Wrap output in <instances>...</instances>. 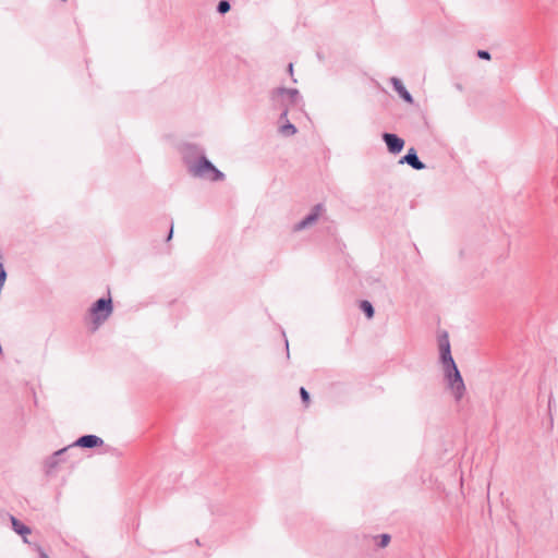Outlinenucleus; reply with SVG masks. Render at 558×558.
<instances>
[{"label": "nucleus", "mask_w": 558, "mask_h": 558, "mask_svg": "<svg viewBox=\"0 0 558 558\" xmlns=\"http://www.w3.org/2000/svg\"><path fill=\"white\" fill-rule=\"evenodd\" d=\"M271 100L274 106L282 109L280 113V120H287L290 107L299 105L302 100V97L298 89L295 88H286L278 87L271 92Z\"/></svg>", "instance_id": "f257e3e1"}, {"label": "nucleus", "mask_w": 558, "mask_h": 558, "mask_svg": "<svg viewBox=\"0 0 558 558\" xmlns=\"http://www.w3.org/2000/svg\"><path fill=\"white\" fill-rule=\"evenodd\" d=\"M189 172L197 178L208 179L213 182L223 181L225 174L217 169L205 155H201L194 162H189Z\"/></svg>", "instance_id": "f03ea898"}, {"label": "nucleus", "mask_w": 558, "mask_h": 558, "mask_svg": "<svg viewBox=\"0 0 558 558\" xmlns=\"http://www.w3.org/2000/svg\"><path fill=\"white\" fill-rule=\"evenodd\" d=\"M111 298H100L90 307V315L95 329L104 324L112 313Z\"/></svg>", "instance_id": "7ed1b4c3"}, {"label": "nucleus", "mask_w": 558, "mask_h": 558, "mask_svg": "<svg viewBox=\"0 0 558 558\" xmlns=\"http://www.w3.org/2000/svg\"><path fill=\"white\" fill-rule=\"evenodd\" d=\"M448 386L453 391L454 399L460 401L465 392V385L457 365L444 369Z\"/></svg>", "instance_id": "20e7f679"}, {"label": "nucleus", "mask_w": 558, "mask_h": 558, "mask_svg": "<svg viewBox=\"0 0 558 558\" xmlns=\"http://www.w3.org/2000/svg\"><path fill=\"white\" fill-rule=\"evenodd\" d=\"M439 352H440V362L442 363L444 369L446 367H453L456 364L452 355H451V349H450V342L449 337L446 331L442 332V335L439 337Z\"/></svg>", "instance_id": "39448f33"}, {"label": "nucleus", "mask_w": 558, "mask_h": 558, "mask_svg": "<svg viewBox=\"0 0 558 558\" xmlns=\"http://www.w3.org/2000/svg\"><path fill=\"white\" fill-rule=\"evenodd\" d=\"M72 449V446L64 447L53 452L44 464L45 471L48 475L52 474L61 462L65 460V454Z\"/></svg>", "instance_id": "423d86ee"}, {"label": "nucleus", "mask_w": 558, "mask_h": 558, "mask_svg": "<svg viewBox=\"0 0 558 558\" xmlns=\"http://www.w3.org/2000/svg\"><path fill=\"white\" fill-rule=\"evenodd\" d=\"M324 210L325 208L323 204H316L312 208L311 213L294 226V231H301L315 223Z\"/></svg>", "instance_id": "0eeeda50"}, {"label": "nucleus", "mask_w": 558, "mask_h": 558, "mask_svg": "<svg viewBox=\"0 0 558 558\" xmlns=\"http://www.w3.org/2000/svg\"><path fill=\"white\" fill-rule=\"evenodd\" d=\"M383 141L385 142L388 151L393 155L401 153L404 147V140L393 133H384Z\"/></svg>", "instance_id": "6e6552de"}, {"label": "nucleus", "mask_w": 558, "mask_h": 558, "mask_svg": "<svg viewBox=\"0 0 558 558\" xmlns=\"http://www.w3.org/2000/svg\"><path fill=\"white\" fill-rule=\"evenodd\" d=\"M104 444L102 438L96 436V435H84L81 436L78 439H76L71 446L74 447H81V448H96L100 447Z\"/></svg>", "instance_id": "1a4fd4ad"}, {"label": "nucleus", "mask_w": 558, "mask_h": 558, "mask_svg": "<svg viewBox=\"0 0 558 558\" xmlns=\"http://www.w3.org/2000/svg\"><path fill=\"white\" fill-rule=\"evenodd\" d=\"M399 162L407 163L415 170H423L426 168L425 163L420 160L414 147L409 148L408 153L400 159Z\"/></svg>", "instance_id": "9d476101"}, {"label": "nucleus", "mask_w": 558, "mask_h": 558, "mask_svg": "<svg viewBox=\"0 0 558 558\" xmlns=\"http://www.w3.org/2000/svg\"><path fill=\"white\" fill-rule=\"evenodd\" d=\"M390 83L396 90V93L402 98L407 104L412 105L414 102V99L412 95L409 93V90L404 87L401 80L398 77H391Z\"/></svg>", "instance_id": "9b49d317"}, {"label": "nucleus", "mask_w": 558, "mask_h": 558, "mask_svg": "<svg viewBox=\"0 0 558 558\" xmlns=\"http://www.w3.org/2000/svg\"><path fill=\"white\" fill-rule=\"evenodd\" d=\"M11 521H12V527L13 530L23 536L24 538V542L27 543V539H26V535L27 534H31L32 533V530L26 526L25 524H23L22 522H20L17 519H15L14 517H11Z\"/></svg>", "instance_id": "f8f14e48"}, {"label": "nucleus", "mask_w": 558, "mask_h": 558, "mask_svg": "<svg viewBox=\"0 0 558 558\" xmlns=\"http://www.w3.org/2000/svg\"><path fill=\"white\" fill-rule=\"evenodd\" d=\"M360 308L365 314L367 318H373L375 314V310L369 301H362L360 304Z\"/></svg>", "instance_id": "ddd939ff"}, {"label": "nucleus", "mask_w": 558, "mask_h": 558, "mask_svg": "<svg viewBox=\"0 0 558 558\" xmlns=\"http://www.w3.org/2000/svg\"><path fill=\"white\" fill-rule=\"evenodd\" d=\"M296 128L294 124L290 123L289 121H287L286 123H283L281 126H280V133L283 135V136H292L296 133Z\"/></svg>", "instance_id": "4468645a"}, {"label": "nucleus", "mask_w": 558, "mask_h": 558, "mask_svg": "<svg viewBox=\"0 0 558 558\" xmlns=\"http://www.w3.org/2000/svg\"><path fill=\"white\" fill-rule=\"evenodd\" d=\"M376 538L379 539V542L377 543V546L380 547V548H385L386 546H388V544L390 543V535L389 534H380L378 536H376Z\"/></svg>", "instance_id": "2eb2a0df"}, {"label": "nucleus", "mask_w": 558, "mask_h": 558, "mask_svg": "<svg viewBox=\"0 0 558 558\" xmlns=\"http://www.w3.org/2000/svg\"><path fill=\"white\" fill-rule=\"evenodd\" d=\"M230 8H231V5H230L229 1L221 0V1H219L218 5H217V11L220 14H226L227 12L230 11Z\"/></svg>", "instance_id": "dca6fc26"}, {"label": "nucleus", "mask_w": 558, "mask_h": 558, "mask_svg": "<svg viewBox=\"0 0 558 558\" xmlns=\"http://www.w3.org/2000/svg\"><path fill=\"white\" fill-rule=\"evenodd\" d=\"M300 396H301L303 403L307 407L310 403V393L304 387L300 388Z\"/></svg>", "instance_id": "f3484780"}, {"label": "nucleus", "mask_w": 558, "mask_h": 558, "mask_svg": "<svg viewBox=\"0 0 558 558\" xmlns=\"http://www.w3.org/2000/svg\"><path fill=\"white\" fill-rule=\"evenodd\" d=\"M476 54L480 59L483 60H490L492 58L490 53L487 50H478Z\"/></svg>", "instance_id": "a211bd4d"}, {"label": "nucleus", "mask_w": 558, "mask_h": 558, "mask_svg": "<svg viewBox=\"0 0 558 558\" xmlns=\"http://www.w3.org/2000/svg\"><path fill=\"white\" fill-rule=\"evenodd\" d=\"M37 551L39 558H49L48 555L45 551L40 550L39 548H37Z\"/></svg>", "instance_id": "6ab92c4d"}, {"label": "nucleus", "mask_w": 558, "mask_h": 558, "mask_svg": "<svg viewBox=\"0 0 558 558\" xmlns=\"http://www.w3.org/2000/svg\"><path fill=\"white\" fill-rule=\"evenodd\" d=\"M172 234H173V226L171 225V228H170L169 234H168V236H167V241H169V240L172 238Z\"/></svg>", "instance_id": "aec40b11"}, {"label": "nucleus", "mask_w": 558, "mask_h": 558, "mask_svg": "<svg viewBox=\"0 0 558 558\" xmlns=\"http://www.w3.org/2000/svg\"><path fill=\"white\" fill-rule=\"evenodd\" d=\"M288 71H289L290 75H293V63H289Z\"/></svg>", "instance_id": "412c9836"}, {"label": "nucleus", "mask_w": 558, "mask_h": 558, "mask_svg": "<svg viewBox=\"0 0 558 558\" xmlns=\"http://www.w3.org/2000/svg\"><path fill=\"white\" fill-rule=\"evenodd\" d=\"M62 2H65L66 0H61Z\"/></svg>", "instance_id": "4be33fe9"}]
</instances>
